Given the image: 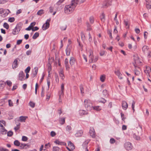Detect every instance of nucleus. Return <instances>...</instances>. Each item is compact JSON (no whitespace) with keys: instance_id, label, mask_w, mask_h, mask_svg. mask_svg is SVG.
<instances>
[{"instance_id":"obj_1","label":"nucleus","mask_w":151,"mask_h":151,"mask_svg":"<svg viewBox=\"0 0 151 151\" xmlns=\"http://www.w3.org/2000/svg\"><path fill=\"white\" fill-rule=\"evenodd\" d=\"M87 57L85 54L83 55V57L86 62L88 61L89 63H91L96 62L98 59V56L94 55L92 50L90 49L86 52Z\"/></svg>"},{"instance_id":"obj_2","label":"nucleus","mask_w":151,"mask_h":151,"mask_svg":"<svg viewBox=\"0 0 151 151\" xmlns=\"http://www.w3.org/2000/svg\"><path fill=\"white\" fill-rule=\"evenodd\" d=\"M77 3V0H72L70 4L65 6L64 8L65 12L67 14L73 12Z\"/></svg>"},{"instance_id":"obj_3","label":"nucleus","mask_w":151,"mask_h":151,"mask_svg":"<svg viewBox=\"0 0 151 151\" xmlns=\"http://www.w3.org/2000/svg\"><path fill=\"white\" fill-rule=\"evenodd\" d=\"M84 104L85 108L87 110L90 111L92 109V104L91 101L89 99H86L84 101Z\"/></svg>"},{"instance_id":"obj_4","label":"nucleus","mask_w":151,"mask_h":151,"mask_svg":"<svg viewBox=\"0 0 151 151\" xmlns=\"http://www.w3.org/2000/svg\"><path fill=\"white\" fill-rule=\"evenodd\" d=\"M50 19H47L46 22L42 26V29L44 30H45L47 29L49 27V22Z\"/></svg>"},{"instance_id":"obj_5","label":"nucleus","mask_w":151,"mask_h":151,"mask_svg":"<svg viewBox=\"0 0 151 151\" xmlns=\"http://www.w3.org/2000/svg\"><path fill=\"white\" fill-rule=\"evenodd\" d=\"M68 144L69 147H67V148L69 151H72L75 148L74 145L71 142H68Z\"/></svg>"},{"instance_id":"obj_6","label":"nucleus","mask_w":151,"mask_h":151,"mask_svg":"<svg viewBox=\"0 0 151 151\" xmlns=\"http://www.w3.org/2000/svg\"><path fill=\"white\" fill-rule=\"evenodd\" d=\"M134 65L135 68V69L134 70L135 74L137 76H140L141 74V70L140 69L139 67L135 66V65Z\"/></svg>"},{"instance_id":"obj_7","label":"nucleus","mask_w":151,"mask_h":151,"mask_svg":"<svg viewBox=\"0 0 151 151\" xmlns=\"http://www.w3.org/2000/svg\"><path fill=\"white\" fill-rule=\"evenodd\" d=\"M124 147L127 150H131L132 148V145L129 142H127L125 143Z\"/></svg>"},{"instance_id":"obj_8","label":"nucleus","mask_w":151,"mask_h":151,"mask_svg":"<svg viewBox=\"0 0 151 151\" xmlns=\"http://www.w3.org/2000/svg\"><path fill=\"white\" fill-rule=\"evenodd\" d=\"M111 1H108L104 2L103 4V6L104 8H106L109 6H111Z\"/></svg>"},{"instance_id":"obj_9","label":"nucleus","mask_w":151,"mask_h":151,"mask_svg":"<svg viewBox=\"0 0 151 151\" xmlns=\"http://www.w3.org/2000/svg\"><path fill=\"white\" fill-rule=\"evenodd\" d=\"M89 110H87V109L86 110H80L79 111V113L81 115H87L88 114V111Z\"/></svg>"},{"instance_id":"obj_10","label":"nucleus","mask_w":151,"mask_h":151,"mask_svg":"<svg viewBox=\"0 0 151 151\" xmlns=\"http://www.w3.org/2000/svg\"><path fill=\"white\" fill-rule=\"evenodd\" d=\"M109 94V92L106 89L103 90L101 93V96L103 97H105V96Z\"/></svg>"},{"instance_id":"obj_11","label":"nucleus","mask_w":151,"mask_h":151,"mask_svg":"<svg viewBox=\"0 0 151 151\" xmlns=\"http://www.w3.org/2000/svg\"><path fill=\"white\" fill-rule=\"evenodd\" d=\"M115 74L117 75L119 78L120 79H122L123 78V77L122 76V74H121L120 71L119 70H117L114 71Z\"/></svg>"},{"instance_id":"obj_12","label":"nucleus","mask_w":151,"mask_h":151,"mask_svg":"<svg viewBox=\"0 0 151 151\" xmlns=\"http://www.w3.org/2000/svg\"><path fill=\"white\" fill-rule=\"evenodd\" d=\"M20 28L17 26L14 29L12 32V33L14 35L17 34L18 33H19V32L20 31Z\"/></svg>"},{"instance_id":"obj_13","label":"nucleus","mask_w":151,"mask_h":151,"mask_svg":"<svg viewBox=\"0 0 151 151\" xmlns=\"http://www.w3.org/2000/svg\"><path fill=\"white\" fill-rule=\"evenodd\" d=\"M70 63L71 66H73L76 63V61L75 58L71 57L70 60Z\"/></svg>"},{"instance_id":"obj_14","label":"nucleus","mask_w":151,"mask_h":151,"mask_svg":"<svg viewBox=\"0 0 151 151\" xmlns=\"http://www.w3.org/2000/svg\"><path fill=\"white\" fill-rule=\"evenodd\" d=\"M151 70V68L149 67L146 66V70H145V72L147 75H148L150 76L149 73L150 72Z\"/></svg>"},{"instance_id":"obj_15","label":"nucleus","mask_w":151,"mask_h":151,"mask_svg":"<svg viewBox=\"0 0 151 151\" xmlns=\"http://www.w3.org/2000/svg\"><path fill=\"white\" fill-rule=\"evenodd\" d=\"M24 75L23 72H21L19 74V79L21 81L23 80Z\"/></svg>"},{"instance_id":"obj_16","label":"nucleus","mask_w":151,"mask_h":151,"mask_svg":"<svg viewBox=\"0 0 151 151\" xmlns=\"http://www.w3.org/2000/svg\"><path fill=\"white\" fill-rule=\"evenodd\" d=\"M17 62V60L16 59H15L14 60L12 65V67L13 69H14L17 68L18 65Z\"/></svg>"},{"instance_id":"obj_17","label":"nucleus","mask_w":151,"mask_h":151,"mask_svg":"<svg viewBox=\"0 0 151 151\" xmlns=\"http://www.w3.org/2000/svg\"><path fill=\"white\" fill-rule=\"evenodd\" d=\"M71 48V46H68L66 49V53L67 56H69L70 55Z\"/></svg>"},{"instance_id":"obj_18","label":"nucleus","mask_w":151,"mask_h":151,"mask_svg":"<svg viewBox=\"0 0 151 151\" xmlns=\"http://www.w3.org/2000/svg\"><path fill=\"white\" fill-rule=\"evenodd\" d=\"M65 63L66 70H69L70 67L68 64V60L67 58L65 59Z\"/></svg>"},{"instance_id":"obj_19","label":"nucleus","mask_w":151,"mask_h":151,"mask_svg":"<svg viewBox=\"0 0 151 151\" xmlns=\"http://www.w3.org/2000/svg\"><path fill=\"white\" fill-rule=\"evenodd\" d=\"M128 105L127 103L125 101H123L122 103V107L124 110H126L127 108Z\"/></svg>"},{"instance_id":"obj_20","label":"nucleus","mask_w":151,"mask_h":151,"mask_svg":"<svg viewBox=\"0 0 151 151\" xmlns=\"http://www.w3.org/2000/svg\"><path fill=\"white\" fill-rule=\"evenodd\" d=\"M146 7L147 9H150L151 8V1H147L146 3Z\"/></svg>"},{"instance_id":"obj_21","label":"nucleus","mask_w":151,"mask_h":151,"mask_svg":"<svg viewBox=\"0 0 151 151\" xmlns=\"http://www.w3.org/2000/svg\"><path fill=\"white\" fill-rule=\"evenodd\" d=\"M89 133L90 134V135L92 136V137H94L95 136V131L94 129L93 128H92L90 129Z\"/></svg>"},{"instance_id":"obj_22","label":"nucleus","mask_w":151,"mask_h":151,"mask_svg":"<svg viewBox=\"0 0 151 151\" xmlns=\"http://www.w3.org/2000/svg\"><path fill=\"white\" fill-rule=\"evenodd\" d=\"M106 76L105 75L103 74L101 75L100 77V81L102 82H104L106 79Z\"/></svg>"},{"instance_id":"obj_23","label":"nucleus","mask_w":151,"mask_h":151,"mask_svg":"<svg viewBox=\"0 0 151 151\" xmlns=\"http://www.w3.org/2000/svg\"><path fill=\"white\" fill-rule=\"evenodd\" d=\"M102 97H103L101 96L99 98V101L100 103H105L106 102V100L104 98Z\"/></svg>"},{"instance_id":"obj_24","label":"nucleus","mask_w":151,"mask_h":151,"mask_svg":"<svg viewBox=\"0 0 151 151\" xmlns=\"http://www.w3.org/2000/svg\"><path fill=\"white\" fill-rule=\"evenodd\" d=\"M135 63L137 65H139L141 62L139 60L137 56H135L134 58Z\"/></svg>"},{"instance_id":"obj_25","label":"nucleus","mask_w":151,"mask_h":151,"mask_svg":"<svg viewBox=\"0 0 151 151\" xmlns=\"http://www.w3.org/2000/svg\"><path fill=\"white\" fill-rule=\"evenodd\" d=\"M60 76L61 78V79L63 80L64 78V76L63 74V72L62 69H60L59 73Z\"/></svg>"},{"instance_id":"obj_26","label":"nucleus","mask_w":151,"mask_h":151,"mask_svg":"<svg viewBox=\"0 0 151 151\" xmlns=\"http://www.w3.org/2000/svg\"><path fill=\"white\" fill-rule=\"evenodd\" d=\"M92 108L93 109L97 111H99L101 110V107L99 106H93Z\"/></svg>"},{"instance_id":"obj_27","label":"nucleus","mask_w":151,"mask_h":151,"mask_svg":"<svg viewBox=\"0 0 151 151\" xmlns=\"http://www.w3.org/2000/svg\"><path fill=\"white\" fill-rule=\"evenodd\" d=\"M27 118V116H21L19 117L20 121L21 122H25V120Z\"/></svg>"},{"instance_id":"obj_28","label":"nucleus","mask_w":151,"mask_h":151,"mask_svg":"<svg viewBox=\"0 0 151 151\" xmlns=\"http://www.w3.org/2000/svg\"><path fill=\"white\" fill-rule=\"evenodd\" d=\"M6 130L4 127H3L1 129V133L3 135L6 134Z\"/></svg>"},{"instance_id":"obj_29","label":"nucleus","mask_w":151,"mask_h":151,"mask_svg":"<svg viewBox=\"0 0 151 151\" xmlns=\"http://www.w3.org/2000/svg\"><path fill=\"white\" fill-rule=\"evenodd\" d=\"M148 49L147 46H144L142 47V50L144 52H147L148 51Z\"/></svg>"},{"instance_id":"obj_30","label":"nucleus","mask_w":151,"mask_h":151,"mask_svg":"<svg viewBox=\"0 0 151 151\" xmlns=\"http://www.w3.org/2000/svg\"><path fill=\"white\" fill-rule=\"evenodd\" d=\"M83 132L81 131H79L76 134V137H79L81 136Z\"/></svg>"},{"instance_id":"obj_31","label":"nucleus","mask_w":151,"mask_h":151,"mask_svg":"<svg viewBox=\"0 0 151 151\" xmlns=\"http://www.w3.org/2000/svg\"><path fill=\"white\" fill-rule=\"evenodd\" d=\"M100 18L101 20L103 22H104L105 20V15L103 13L100 16Z\"/></svg>"},{"instance_id":"obj_32","label":"nucleus","mask_w":151,"mask_h":151,"mask_svg":"<svg viewBox=\"0 0 151 151\" xmlns=\"http://www.w3.org/2000/svg\"><path fill=\"white\" fill-rule=\"evenodd\" d=\"M20 147L22 149H24L25 147L26 146H27L28 147H29V145L27 144L21 143L20 144Z\"/></svg>"},{"instance_id":"obj_33","label":"nucleus","mask_w":151,"mask_h":151,"mask_svg":"<svg viewBox=\"0 0 151 151\" xmlns=\"http://www.w3.org/2000/svg\"><path fill=\"white\" fill-rule=\"evenodd\" d=\"M65 122V118H61L60 120V123L62 124H63Z\"/></svg>"},{"instance_id":"obj_34","label":"nucleus","mask_w":151,"mask_h":151,"mask_svg":"<svg viewBox=\"0 0 151 151\" xmlns=\"http://www.w3.org/2000/svg\"><path fill=\"white\" fill-rule=\"evenodd\" d=\"M14 144L16 146H19L20 145V143L18 140H16L14 142Z\"/></svg>"},{"instance_id":"obj_35","label":"nucleus","mask_w":151,"mask_h":151,"mask_svg":"<svg viewBox=\"0 0 151 151\" xmlns=\"http://www.w3.org/2000/svg\"><path fill=\"white\" fill-rule=\"evenodd\" d=\"M53 151H61L60 149L58 147H53Z\"/></svg>"},{"instance_id":"obj_36","label":"nucleus","mask_w":151,"mask_h":151,"mask_svg":"<svg viewBox=\"0 0 151 151\" xmlns=\"http://www.w3.org/2000/svg\"><path fill=\"white\" fill-rule=\"evenodd\" d=\"M39 36V34L38 32H36L32 37V38L33 39H35Z\"/></svg>"},{"instance_id":"obj_37","label":"nucleus","mask_w":151,"mask_h":151,"mask_svg":"<svg viewBox=\"0 0 151 151\" xmlns=\"http://www.w3.org/2000/svg\"><path fill=\"white\" fill-rule=\"evenodd\" d=\"M67 27L66 25L65 24H62L60 28L62 30H65Z\"/></svg>"},{"instance_id":"obj_38","label":"nucleus","mask_w":151,"mask_h":151,"mask_svg":"<svg viewBox=\"0 0 151 151\" xmlns=\"http://www.w3.org/2000/svg\"><path fill=\"white\" fill-rule=\"evenodd\" d=\"M3 26L7 29H8L9 28V25L7 23H4L3 24Z\"/></svg>"},{"instance_id":"obj_39","label":"nucleus","mask_w":151,"mask_h":151,"mask_svg":"<svg viewBox=\"0 0 151 151\" xmlns=\"http://www.w3.org/2000/svg\"><path fill=\"white\" fill-rule=\"evenodd\" d=\"M44 13V10H40L37 12V14L39 15H41V14Z\"/></svg>"},{"instance_id":"obj_40","label":"nucleus","mask_w":151,"mask_h":151,"mask_svg":"<svg viewBox=\"0 0 151 151\" xmlns=\"http://www.w3.org/2000/svg\"><path fill=\"white\" fill-rule=\"evenodd\" d=\"M5 85L3 81H0V89H3Z\"/></svg>"},{"instance_id":"obj_41","label":"nucleus","mask_w":151,"mask_h":151,"mask_svg":"<svg viewBox=\"0 0 151 151\" xmlns=\"http://www.w3.org/2000/svg\"><path fill=\"white\" fill-rule=\"evenodd\" d=\"M47 86L46 89L47 90H48L49 88V86L50 83V82L49 81V80L48 79H47Z\"/></svg>"},{"instance_id":"obj_42","label":"nucleus","mask_w":151,"mask_h":151,"mask_svg":"<svg viewBox=\"0 0 151 151\" xmlns=\"http://www.w3.org/2000/svg\"><path fill=\"white\" fill-rule=\"evenodd\" d=\"M87 30L88 31H91V30L92 29L90 25L88 23L87 24Z\"/></svg>"},{"instance_id":"obj_43","label":"nucleus","mask_w":151,"mask_h":151,"mask_svg":"<svg viewBox=\"0 0 151 151\" xmlns=\"http://www.w3.org/2000/svg\"><path fill=\"white\" fill-rule=\"evenodd\" d=\"M45 88V86L42 87V93H41V96L42 97H43L44 96Z\"/></svg>"},{"instance_id":"obj_44","label":"nucleus","mask_w":151,"mask_h":151,"mask_svg":"<svg viewBox=\"0 0 151 151\" xmlns=\"http://www.w3.org/2000/svg\"><path fill=\"white\" fill-rule=\"evenodd\" d=\"M55 78L56 82L57 83H58L59 82L58 77L56 73H55Z\"/></svg>"},{"instance_id":"obj_45","label":"nucleus","mask_w":151,"mask_h":151,"mask_svg":"<svg viewBox=\"0 0 151 151\" xmlns=\"http://www.w3.org/2000/svg\"><path fill=\"white\" fill-rule=\"evenodd\" d=\"M28 140V138L25 136H23L22 137V140L23 141H26Z\"/></svg>"},{"instance_id":"obj_46","label":"nucleus","mask_w":151,"mask_h":151,"mask_svg":"<svg viewBox=\"0 0 151 151\" xmlns=\"http://www.w3.org/2000/svg\"><path fill=\"white\" fill-rule=\"evenodd\" d=\"M34 70L35 73L34 74V76H35L37 73L38 70V68L37 67H35L34 68Z\"/></svg>"},{"instance_id":"obj_47","label":"nucleus","mask_w":151,"mask_h":151,"mask_svg":"<svg viewBox=\"0 0 151 151\" xmlns=\"http://www.w3.org/2000/svg\"><path fill=\"white\" fill-rule=\"evenodd\" d=\"M29 105H30L31 107L33 108L35 107V104L33 102H30L29 103Z\"/></svg>"},{"instance_id":"obj_48","label":"nucleus","mask_w":151,"mask_h":151,"mask_svg":"<svg viewBox=\"0 0 151 151\" xmlns=\"http://www.w3.org/2000/svg\"><path fill=\"white\" fill-rule=\"evenodd\" d=\"M8 21L11 22H13L14 21V18L13 17L9 18V19Z\"/></svg>"},{"instance_id":"obj_49","label":"nucleus","mask_w":151,"mask_h":151,"mask_svg":"<svg viewBox=\"0 0 151 151\" xmlns=\"http://www.w3.org/2000/svg\"><path fill=\"white\" fill-rule=\"evenodd\" d=\"M30 69V67H28L27 68L25 69V71L26 73H28Z\"/></svg>"},{"instance_id":"obj_50","label":"nucleus","mask_w":151,"mask_h":151,"mask_svg":"<svg viewBox=\"0 0 151 151\" xmlns=\"http://www.w3.org/2000/svg\"><path fill=\"white\" fill-rule=\"evenodd\" d=\"M71 129L72 128L70 126L68 125L66 127V129L67 131H69L70 130H71Z\"/></svg>"},{"instance_id":"obj_51","label":"nucleus","mask_w":151,"mask_h":151,"mask_svg":"<svg viewBox=\"0 0 151 151\" xmlns=\"http://www.w3.org/2000/svg\"><path fill=\"white\" fill-rule=\"evenodd\" d=\"M133 137L137 140H139L140 139V137L139 136H137L135 134L134 135Z\"/></svg>"},{"instance_id":"obj_52","label":"nucleus","mask_w":151,"mask_h":151,"mask_svg":"<svg viewBox=\"0 0 151 151\" xmlns=\"http://www.w3.org/2000/svg\"><path fill=\"white\" fill-rule=\"evenodd\" d=\"M9 105L10 106H13V103L12 101L11 100H9Z\"/></svg>"},{"instance_id":"obj_53","label":"nucleus","mask_w":151,"mask_h":151,"mask_svg":"<svg viewBox=\"0 0 151 151\" xmlns=\"http://www.w3.org/2000/svg\"><path fill=\"white\" fill-rule=\"evenodd\" d=\"M13 134V132L11 131H9L7 133V136H11Z\"/></svg>"},{"instance_id":"obj_54","label":"nucleus","mask_w":151,"mask_h":151,"mask_svg":"<svg viewBox=\"0 0 151 151\" xmlns=\"http://www.w3.org/2000/svg\"><path fill=\"white\" fill-rule=\"evenodd\" d=\"M115 142V140L114 139L111 138L110 140V142L111 144L114 143Z\"/></svg>"},{"instance_id":"obj_55","label":"nucleus","mask_w":151,"mask_h":151,"mask_svg":"<svg viewBox=\"0 0 151 151\" xmlns=\"http://www.w3.org/2000/svg\"><path fill=\"white\" fill-rule=\"evenodd\" d=\"M124 24H125V26H128L127 28H129V25L128 23V22L127 21H125V20L124 21Z\"/></svg>"},{"instance_id":"obj_56","label":"nucleus","mask_w":151,"mask_h":151,"mask_svg":"<svg viewBox=\"0 0 151 151\" xmlns=\"http://www.w3.org/2000/svg\"><path fill=\"white\" fill-rule=\"evenodd\" d=\"M6 83L7 85L9 86H11L12 82L10 81H6Z\"/></svg>"},{"instance_id":"obj_57","label":"nucleus","mask_w":151,"mask_h":151,"mask_svg":"<svg viewBox=\"0 0 151 151\" xmlns=\"http://www.w3.org/2000/svg\"><path fill=\"white\" fill-rule=\"evenodd\" d=\"M135 102L134 101H133L132 103V108L134 111V105Z\"/></svg>"},{"instance_id":"obj_58","label":"nucleus","mask_w":151,"mask_h":151,"mask_svg":"<svg viewBox=\"0 0 151 151\" xmlns=\"http://www.w3.org/2000/svg\"><path fill=\"white\" fill-rule=\"evenodd\" d=\"M61 93L63 94V91L64 90V84H62L61 85Z\"/></svg>"},{"instance_id":"obj_59","label":"nucleus","mask_w":151,"mask_h":151,"mask_svg":"<svg viewBox=\"0 0 151 151\" xmlns=\"http://www.w3.org/2000/svg\"><path fill=\"white\" fill-rule=\"evenodd\" d=\"M89 20L90 22L91 23H93L94 22V19L92 17H91L89 18Z\"/></svg>"},{"instance_id":"obj_60","label":"nucleus","mask_w":151,"mask_h":151,"mask_svg":"<svg viewBox=\"0 0 151 151\" xmlns=\"http://www.w3.org/2000/svg\"><path fill=\"white\" fill-rule=\"evenodd\" d=\"M38 84L37 83H36L35 84V93L36 94H37V89L38 88Z\"/></svg>"},{"instance_id":"obj_61","label":"nucleus","mask_w":151,"mask_h":151,"mask_svg":"<svg viewBox=\"0 0 151 151\" xmlns=\"http://www.w3.org/2000/svg\"><path fill=\"white\" fill-rule=\"evenodd\" d=\"M108 33L109 35V36L111 38H112V37L111 35V31L110 30H108Z\"/></svg>"},{"instance_id":"obj_62","label":"nucleus","mask_w":151,"mask_h":151,"mask_svg":"<svg viewBox=\"0 0 151 151\" xmlns=\"http://www.w3.org/2000/svg\"><path fill=\"white\" fill-rule=\"evenodd\" d=\"M56 134L55 133L54 131H52L50 133V135L52 137L54 136Z\"/></svg>"},{"instance_id":"obj_63","label":"nucleus","mask_w":151,"mask_h":151,"mask_svg":"<svg viewBox=\"0 0 151 151\" xmlns=\"http://www.w3.org/2000/svg\"><path fill=\"white\" fill-rule=\"evenodd\" d=\"M148 34V33L147 32H145L144 34V36L145 38L146 39L147 37V35Z\"/></svg>"},{"instance_id":"obj_64","label":"nucleus","mask_w":151,"mask_h":151,"mask_svg":"<svg viewBox=\"0 0 151 151\" xmlns=\"http://www.w3.org/2000/svg\"><path fill=\"white\" fill-rule=\"evenodd\" d=\"M39 29L37 27H35L33 28L32 29V30L33 31H36L37 30H38Z\"/></svg>"}]
</instances>
